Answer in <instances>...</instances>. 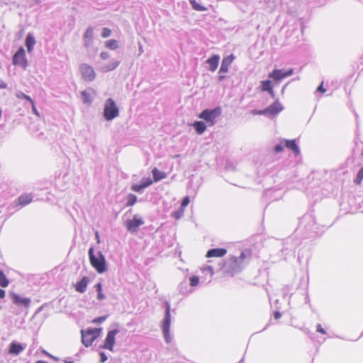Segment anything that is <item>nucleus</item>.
Masks as SVG:
<instances>
[{
  "mask_svg": "<svg viewBox=\"0 0 363 363\" xmlns=\"http://www.w3.org/2000/svg\"><path fill=\"white\" fill-rule=\"evenodd\" d=\"M243 362V359H241L239 363H242Z\"/></svg>",
  "mask_w": 363,
  "mask_h": 363,
  "instance_id": "nucleus-62",
  "label": "nucleus"
},
{
  "mask_svg": "<svg viewBox=\"0 0 363 363\" xmlns=\"http://www.w3.org/2000/svg\"><path fill=\"white\" fill-rule=\"evenodd\" d=\"M50 357L55 361H58L59 359L53 355H50Z\"/></svg>",
  "mask_w": 363,
  "mask_h": 363,
  "instance_id": "nucleus-58",
  "label": "nucleus"
},
{
  "mask_svg": "<svg viewBox=\"0 0 363 363\" xmlns=\"http://www.w3.org/2000/svg\"><path fill=\"white\" fill-rule=\"evenodd\" d=\"M227 252V250L224 248H213L207 252V257H222Z\"/></svg>",
  "mask_w": 363,
  "mask_h": 363,
  "instance_id": "nucleus-20",
  "label": "nucleus"
},
{
  "mask_svg": "<svg viewBox=\"0 0 363 363\" xmlns=\"http://www.w3.org/2000/svg\"><path fill=\"white\" fill-rule=\"evenodd\" d=\"M7 86V84L0 79V89H6Z\"/></svg>",
  "mask_w": 363,
  "mask_h": 363,
  "instance_id": "nucleus-54",
  "label": "nucleus"
},
{
  "mask_svg": "<svg viewBox=\"0 0 363 363\" xmlns=\"http://www.w3.org/2000/svg\"><path fill=\"white\" fill-rule=\"evenodd\" d=\"M141 184L144 186V188H147L152 184V180L150 177H143L141 179Z\"/></svg>",
  "mask_w": 363,
  "mask_h": 363,
  "instance_id": "nucleus-40",
  "label": "nucleus"
},
{
  "mask_svg": "<svg viewBox=\"0 0 363 363\" xmlns=\"http://www.w3.org/2000/svg\"><path fill=\"white\" fill-rule=\"evenodd\" d=\"M111 30L108 28H104L101 32V37L104 38H108L111 35Z\"/></svg>",
  "mask_w": 363,
  "mask_h": 363,
  "instance_id": "nucleus-42",
  "label": "nucleus"
},
{
  "mask_svg": "<svg viewBox=\"0 0 363 363\" xmlns=\"http://www.w3.org/2000/svg\"><path fill=\"white\" fill-rule=\"evenodd\" d=\"M251 256L250 252H242L238 257L232 256L228 258L220 269L226 274L233 276L241 272L245 266V259L249 261Z\"/></svg>",
  "mask_w": 363,
  "mask_h": 363,
  "instance_id": "nucleus-1",
  "label": "nucleus"
},
{
  "mask_svg": "<svg viewBox=\"0 0 363 363\" xmlns=\"http://www.w3.org/2000/svg\"><path fill=\"white\" fill-rule=\"evenodd\" d=\"M82 99L83 101V103L84 104H91L92 100L91 97L90 93L87 92L86 91H83L81 93Z\"/></svg>",
  "mask_w": 363,
  "mask_h": 363,
  "instance_id": "nucleus-31",
  "label": "nucleus"
},
{
  "mask_svg": "<svg viewBox=\"0 0 363 363\" xmlns=\"http://www.w3.org/2000/svg\"><path fill=\"white\" fill-rule=\"evenodd\" d=\"M137 196L135 194H129L127 196L126 206H132L137 202Z\"/></svg>",
  "mask_w": 363,
  "mask_h": 363,
  "instance_id": "nucleus-29",
  "label": "nucleus"
},
{
  "mask_svg": "<svg viewBox=\"0 0 363 363\" xmlns=\"http://www.w3.org/2000/svg\"><path fill=\"white\" fill-rule=\"evenodd\" d=\"M131 190L137 192V193H142L143 189H145L142 184H135L131 186Z\"/></svg>",
  "mask_w": 363,
  "mask_h": 363,
  "instance_id": "nucleus-37",
  "label": "nucleus"
},
{
  "mask_svg": "<svg viewBox=\"0 0 363 363\" xmlns=\"http://www.w3.org/2000/svg\"><path fill=\"white\" fill-rule=\"evenodd\" d=\"M284 147L283 140H281L279 144L274 146V150L275 152L279 153L283 151Z\"/></svg>",
  "mask_w": 363,
  "mask_h": 363,
  "instance_id": "nucleus-43",
  "label": "nucleus"
},
{
  "mask_svg": "<svg viewBox=\"0 0 363 363\" xmlns=\"http://www.w3.org/2000/svg\"><path fill=\"white\" fill-rule=\"evenodd\" d=\"M95 238L96 240L97 243H100L101 242L100 236H99V233L97 231H96V233H95Z\"/></svg>",
  "mask_w": 363,
  "mask_h": 363,
  "instance_id": "nucleus-57",
  "label": "nucleus"
},
{
  "mask_svg": "<svg viewBox=\"0 0 363 363\" xmlns=\"http://www.w3.org/2000/svg\"><path fill=\"white\" fill-rule=\"evenodd\" d=\"M9 284V281L6 278L3 271L0 270V286L1 287H6Z\"/></svg>",
  "mask_w": 363,
  "mask_h": 363,
  "instance_id": "nucleus-32",
  "label": "nucleus"
},
{
  "mask_svg": "<svg viewBox=\"0 0 363 363\" xmlns=\"http://www.w3.org/2000/svg\"><path fill=\"white\" fill-rule=\"evenodd\" d=\"M316 331L323 335H325L327 333L325 330L322 328L320 324H318L316 325Z\"/></svg>",
  "mask_w": 363,
  "mask_h": 363,
  "instance_id": "nucleus-47",
  "label": "nucleus"
},
{
  "mask_svg": "<svg viewBox=\"0 0 363 363\" xmlns=\"http://www.w3.org/2000/svg\"><path fill=\"white\" fill-rule=\"evenodd\" d=\"M326 89L323 87V82H322L316 89V92H320L321 94L325 93Z\"/></svg>",
  "mask_w": 363,
  "mask_h": 363,
  "instance_id": "nucleus-46",
  "label": "nucleus"
},
{
  "mask_svg": "<svg viewBox=\"0 0 363 363\" xmlns=\"http://www.w3.org/2000/svg\"><path fill=\"white\" fill-rule=\"evenodd\" d=\"M44 353H45L47 356H48L49 357H50V355H51L50 354H49V353H48V352H44Z\"/></svg>",
  "mask_w": 363,
  "mask_h": 363,
  "instance_id": "nucleus-59",
  "label": "nucleus"
},
{
  "mask_svg": "<svg viewBox=\"0 0 363 363\" xmlns=\"http://www.w3.org/2000/svg\"><path fill=\"white\" fill-rule=\"evenodd\" d=\"M17 97L18 99H26L29 101L30 104H33V100L30 98V96L25 94L23 92H20L17 94Z\"/></svg>",
  "mask_w": 363,
  "mask_h": 363,
  "instance_id": "nucleus-41",
  "label": "nucleus"
},
{
  "mask_svg": "<svg viewBox=\"0 0 363 363\" xmlns=\"http://www.w3.org/2000/svg\"><path fill=\"white\" fill-rule=\"evenodd\" d=\"M36 3L37 4H40V0H35Z\"/></svg>",
  "mask_w": 363,
  "mask_h": 363,
  "instance_id": "nucleus-60",
  "label": "nucleus"
},
{
  "mask_svg": "<svg viewBox=\"0 0 363 363\" xmlns=\"http://www.w3.org/2000/svg\"><path fill=\"white\" fill-rule=\"evenodd\" d=\"M293 73V69H289L288 70H284L282 69H274L272 72L269 74V77L274 79L276 81H279L284 78L291 76Z\"/></svg>",
  "mask_w": 363,
  "mask_h": 363,
  "instance_id": "nucleus-14",
  "label": "nucleus"
},
{
  "mask_svg": "<svg viewBox=\"0 0 363 363\" xmlns=\"http://www.w3.org/2000/svg\"><path fill=\"white\" fill-rule=\"evenodd\" d=\"M281 313L279 311H275L274 313V317L275 319H279L281 318Z\"/></svg>",
  "mask_w": 363,
  "mask_h": 363,
  "instance_id": "nucleus-56",
  "label": "nucleus"
},
{
  "mask_svg": "<svg viewBox=\"0 0 363 363\" xmlns=\"http://www.w3.org/2000/svg\"><path fill=\"white\" fill-rule=\"evenodd\" d=\"M12 62L13 65L19 66L24 70L27 69L28 62L26 58V51L23 47H20L13 55Z\"/></svg>",
  "mask_w": 363,
  "mask_h": 363,
  "instance_id": "nucleus-9",
  "label": "nucleus"
},
{
  "mask_svg": "<svg viewBox=\"0 0 363 363\" xmlns=\"http://www.w3.org/2000/svg\"><path fill=\"white\" fill-rule=\"evenodd\" d=\"M6 292L4 289H0V298H4L5 297ZM2 308V306L0 305V309Z\"/></svg>",
  "mask_w": 363,
  "mask_h": 363,
  "instance_id": "nucleus-51",
  "label": "nucleus"
},
{
  "mask_svg": "<svg viewBox=\"0 0 363 363\" xmlns=\"http://www.w3.org/2000/svg\"><path fill=\"white\" fill-rule=\"evenodd\" d=\"M106 47L111 50H116L118 47V41L116 40H109L106 42Z\"/></svg>",
  "mask_w": 363,
  "mask_h": 363,
  "instance_id": "nucleus-33",
  "label": "nucleus"
},
{
  "mask_svg": "<svg viewBox=\"0 0 363 363\" xmlns=\"http://www.w3.org/2000/svg\"><path fill=\"white\" fill-rule=\"evenodd\" d=\"M283 109L282 105L278 102L275 101L272 105L266 108L265 109L260 111H253V114L255 115H264L268 116H275L278 114Z\"/></svg>",
  "mask_w": 363,
  "mask_h": 363,
  "instance_id": "nucleus-11",
  "label": "nucleus"
},
{
  "mask_svg": "<svg viewBox=\"0 0 363 363\" xmlns=\"http://www.w3.org/2000/svg\"><path fill=\"white\" fill-rule=\"evenodd\" d=\"M93 38L94 28L92 26H89L84 34V45L86 48H89L93 43Z\"/></svg>",
  "mask_w": 363,
  "mask_h": 363,
  "instance_id": "nucleus-17",
  "label": "nucleus"
},
{
  "mask_svg": "<svg viewBox=\"0 0 363 363\" xmlns=\"http://www.w3.org/2000/svg\"><path fill=\"white\" fill-rule=\"evenodd\" d=\"M196 133L199 135H201L206 130V125L203 121H195L193 124Z\"/></svg>",
  "mask_w": 363,
  "mask_h": 363,
  "instance_id": "nucleus-26",
  "label": "nucleus"
},
{
  "mask_svg": "<svg viewBox=\"0 0 363 363\" xmlns=\"http://www.w3.org/2000/svg\"><path fill=\"white\" fill-rule=\"evenodd\" d=\"M152 173L155 182H159L167 177L164 172L160 171L156 167L152 169Z\"/></svg>",
  "mask_w": 363,
  "mask_h": 363,
  "instance_id": "nucleus-25",
  "label": "nucleus"
},
{
  "mask_svg": "<svg viewBox=\"0 0 363 363\" xmlns=\"http://www.w3.org/2000/svg\"><path fill=\"white\" fill-rule=\"evenodd\" d=\"M201 269L203 273L208 274L210 278H211L212 276L213 275V267L211 265L204 267Z\"/></svg>",
  "mask_w": 363,
  "mask_h": 363,
  "instance_id": "nucleus-38",
  "label": "nucleus"
},
{
  "mask_svg": "<svg viewBox=\"0 0 363 363\" xmlns=\"http://www.w3.org/2000/svg\"><path fill=\"white\" fill-rule=\"evenodd\" d=\"M362 180H363V167L359 170L354 182L355 184H359Z\"/></svg>",
  "mask_w": 363,
  "mask_h": 363,
  "instance_id": "nucleus-36",
  "label": "nucleus"
},
{
  "mask_svg": "<svg viewBox=\"0 0 363 363\" xmlns=\"http://www.w3.org/2000/svg\"><path fill=\"white\" fill-rule=\"evenodd\" d=\"M189 284L188 283L186 279H184L182 281H181L178 286L179 293L183 295H186L191 293V290L189 288Z\"/></svg>",
  "mask_w": 363,
  "mask_h": 363,
  "instance_id": "nucleus-23",
  "label": "nucleus"
},
{
  "mask_svg": "<svg viewBox=\"0 0 363 363\" xmlns=\"http://www.w3.org/2000/svg\"><path fill=\"white\" fill-rule=\"evenodd\" d=\"M144 224L143 219L138 214L133 216L132 219L128 220L125 223V227L128 232L131 233H136L138 231L139 227Z\"/></svg>",
  "mask_w": 363,
  "mask_h": 363,
  "instance_id": "nucleus-12",
  "label": "nucleus"
},
{
  "mask_svg": "<svg viewBox=\"0 0 363 363\" xmlns=\"http://www.w3.org/2000/svg\"><path fill=\"white\" fill-rule=\"evenodd\" d=\"M222 113V109L220 106H217L213 109L206 108L203 110L199 117L207 123H211L212 125L215 123V120L219 117Z\"/></svg>",
  "mask_w": 363,
  "mask_h": 363,
  "instance_id": "nucleus-8",
  "label": "nucleus"
},
{
  "mask_svg": "<svg viewBox=\"0 0 363 363\" xmlns=\"http://www.w3.org/2000/svg\"><path fill=\"white\" fill-rule=\"evenodd\" d=\"M283 143L284 147L291 150L295 156H297L300 154V148L296 143L295 140H283Z\"/></svg>",
  "mask_w": 363,
  "mask_h": 363,
  "instance_id": "nucleus-19",
  "label": "nucleus"
},
{
  "mask_svg": "<svg viewBox=\"0 0 363 363\" xmlns=\"http://www.w3.org/2000/svg\"><path fill=\"white\" fill-rule=\"evenodd\" d=\"M83 78L86 81L91 82L95 79V72L92 67L87 64H82L80 67Z\"/></svg>",
  "mask_w": 363,
  "mask_h": 363,
  "instance_id": "nucleus-15",
  "label": "nucleus"
},
{
  "mask_svg": "<svg viewBox=\"0 0 363 363\" xmlns=\"http://www.w3.org/2000/svg\"><path fill=\"white\" fill-rule=\"evenodd\" d=\"M100 56L103 60H106L109 57V53L107 52H101Z\"/></svg>",
  "mask_w": 363,
  "mask_h": 363,
  "instance_id": "nucleus-49",
  "label": "nucleus"
},
{
  "mask_svg": "<svg viewBox=\"0 0 363 363\" xmlns=\"http://www.w3.org/2000/svg\"><path fill=\"white\" fill-rule=\"evenodd\" d=\"M164 309L165 313L162 320V328L165 341L169 343L171 342L172 338L169 335L171 325V306L168 301L164 302Z\"/></svg>",
  "mask_w": 363,
  "mask_h": 363,
  "instance_id": "nucleus-5",
  "label": "nucleus"
},
{
  "mask_svg": "<svg viewBox=\"0 0 363 363\" xmlns=\"http://www.w3.org/2000/svg\"><path fill=\"white\" fill-rule=\"evenodd\" d=\"M26 46L28 52H31L36 43L35 37L32 33H28L26 38Z\"/></svg>",
  "mask_w": 363,
  "mask_h": 363,
  "instance_id": "nucleus-22",
  "label": "nucleus"
},
{
  "mask_svg": "<svg viewBox=\"0 0 363 363\" xmlns=\"http://www.w3.org/2000/svg\"><path fill=\"white\" fill-rule=\"evenodd\" d=\"M101 362H105L108 359V357L104 352H100Z\"/></svg>",
  "mask_w": 363,
  "mask_h": 363,
  "instance_id": "nucleus-48",
  "label": "nucleus"
},
{
  "mask_svg": "<svg viewBox=\"0 0 363 363\" xmlns=\"http://www.w3.org/2000/svg\"><path fill=\"white\" fill-rule=\"evenodd\" d=\"M199 283V278L197 276H192L189 279V285L192 287L196 286Z\"/></svg>",
  "mask_w": 363,
  "mask_h": 363,
  "instance_id": "nucleus-39",
  "label": "nucleus"
},
{
  "mask_svg": "<svg viewBox=\"0 0 363 363\" xmlns=\"http://www.w3.org/2000/svg\"><path fill=\"white\" fill-rule=\"evenodd\" d=\"M190 199L189 196H185L181 203V208H185L189 203Z\"/></svg>",
  "mask_w": 363,
  "mask_h": 363,
  "instance_id": "nucleus-44",
  "label": "nucleus"
},
{
  "mask_svg": "<svg viewBox=\"0 0 363 363\" xmlns=\"http://www.w3.org/2000/svg\"><path fill=\"white\" fill-rule=\"evenodd\" d=\"M182 214V212H180V211H175V212L173 213V216L176 219H179Z\"/></svg>",
  "mask_w": 363,
  "mask_h": 363,
  "instance_id": "nucleus-50",
  "label": "nucleus"
},
{
  "mask_svg": "<svg viewBox=\"0 0 363 363\" xmlns=\"http://www.w3.org/2000/svg\"><path fill=\"white\" fill-rule=\"evenodd\" d=\"M89 283V277H84L80 281H77L75 285V290L79 293H84L86 290Z\"/></svg>",
  "mask_w": 363,
  "mask_h": 363,
  "instance_id": "nucleus-21",
  "label": "nucleus"
},
{
  "mask_svg": "<svg viewBox=\"0 0 363 363\" xmlns=\"http://www.w3.org/2000/svg\"><path fill=\"white\" fill-rule=\"evenodd\" d=\"M119 110L112 99H108L104 105V116L106 121H112L118 116Z\"/></svg>",
  "mask_w": 363,
  "mask_h": 363,
  "instance_id": "nucleus-6",
  "label": "nucleus"
},
{
  "mask_svg": "<svg viewBox=\"0 0 363 363\" xmlns=\"http://www.w3.org/2000/svg\"><path fill=\"white\" fill-rule=\"evenodd\" d=\"M63 361L65 363H73L74 362V359H72V357H67Z\"/></svg>",
  "mask_w": 363,
  "mask_h": 363,
  "instance_id": "nucleus-55",
  "label": "nucleus"
},
{
  "mask_svg": "<svg viewBox=\"0 0 363 363\" xmlns=\"http://www.w3.org/2000/svg\"><path fill=\"white\" fill-rule=\"evenodd\" d=\"M27 347L26 343H19L16 341H12L9 345V353L12 355H18Z\"/></svg>",
  "mask_w": 363,
  "mask_h": 363,
  "instance_id": "nucleus-16",
  "label": "nucleus"
},
{
  "mask_svg": "<svg viewBox=\"0 0 363 363\" xmlns=\"http://www.w3.org/2000/svg\"><path fill=\"white\" fill-rule=\"evenodd\" d=\"M190 4L192 8L196 11H205L207 10L206 7L198 4L196 0H190Z\"/></svg>",
  "mask_w": 363,
  "mask_h": 363,
  "instance_id": "nucleus-30",
  "label": "nucleus"
},
{
  "mask_svg": "<svg viewBox=\"0 0 363 363\" xmlns=\"http://www.w3.org/2000/svg\"><path fill=\"white\" fill-rule=\"evenodd\" d=\"M33 200V196L30 194H23L18 197L19 204L26 206L30 203Z\"/></svg>",
  "mask_w": 363,
  "mask_h": 363,
  "instance_id": "nucleus-27",
  "label": "nucleus"
},
{
  "mask_svg": "<svg viewBox=\"0 0 363 363\" xmlns=\"http://www.w3.org/2000/svg\"><path fill=\"white\" fill-rule=\"evenodd\" d=\"M293 290V286L291 284H287L282 289V293L284 296L290 295L291 296L292 294L291 291Z\"/></svg>",
  "mask_w": 363,
  "mask_h": 363,
  "instance_id": "nucleus-35",
  "label": "nucleus"
},
{
  "mask_svg": "<svg viewBox=\"0 0 363 363\" xmlns=\"http://www.w3.org/2000/svg\"><path fill=\"white\" fill-rule=\"evenodd\" d=\"M94 288H95L96 291H97V298L99 301L105 299V296L102 293V284L101 282L97 283L94 286Z\"/></svg>",
  "mask_w": 363,
  "mask_h": 363,
  "instance_id": "nucleus-28",
  "label": "nucleus"
},
{
  "mask_svg": "<svg viewBox=\"0 0 363 363\" xmlns=\"http://www.w3.org/2000/svg\"><path fill=\"white\" fill-rule=\"evenodd\" d=\"M106 318H107L106 315H105V316H100V317L94 319V323L101 324V323H104L106 320Z\"/></svg>",
  "mask_w": 363,
  "mask_h": 363,
  "instance_id": "nucleus-45",
  "label": "nucleus"
},
{
  "mask_svg": "<svg viewBox=\"0 0 363 363\" xmlns=\"http://www.w3.org/2000/svg\"><path fill=\"white\" fill-rule=\"evenodd\" d=\"M120 64V61H114L108 64L106 67L104 68V72H109L114 70Z\"/></svg>",
  "mask_w": 363,
  "mask_h": 363,
  "instance_id": "nucleus-34",
  "label": "nucleus"
},
{
  "mask_svg": "<svg viewBox=\"0 0 363 363\" xmlns=\"http://www.w3.org/2000/svg\"><path fill=\"white\" fill-rule=\"evenodd\" d=\"M12 303L16 307L11 306L10 307V311L15 315L21 313L23 309H27L30 307L31 300L29 298L22 297L21 296L11 292L10 293Z\"/></svg>",
  "mask_w": 363,
  "mask_h": 363,
  "instance_id": "nucleus-4",
  "label": "nucleus"
},
{
  "mask_svg": "<svg viewBox=\"0 0 363 363\" xmlns=\"http://www.w3.org/2000/svg\"><path fill=\"white\" fill-rule=\"evenodd\" d=\"M303 331L308 335L310 338L312 339L313 334L311 333V331L308 328L303 329Z\"/></svg>",
  "mask_w": 363,
  "mask_h": 363,
  "instance_id": "nucleus-53",
  "label": "nucleus"
},
{
  "mask_svg": "<svg viewBox=\"0 0 363 363\" xmlns=\"http://www.w3.org/2000/svg\"><path fill=\"white\" fill-rule=\"evenodd\" d=\"M235 59V56L233 54H230L228 56H225L223 58L221 65L218 71V79L219 82H223L226 77L223 74L229 70V67Z\"/></svg>",
  "mask_w": 363,
  "mask_h": 363,
  "instance_id": "nucleus-10",
  "label": "nucleus"
},
{
  "mask_svg": "<svg viewBox=\"0 0 363 363\" xmlns=\"http://www.w3.org/2000/svg\"><path fill=\"white\" fill-rule=\"evenodd\" d=\"M88 255L91 265L98 273L103 274L107 271L108 267L106 258L101 251H97L96 253H95L94 248L91 246L89 249Z\"/></svg>",
  "mask_w": 363,
  "mask_h": 363,
  "instance_id": "nucleus-3",
  "label": "nucleus"
},
{
  "mask_svg": "<svg viewBox=\"0 0 363 363\" xmlns=\"http://www.w3.org/2000/svg\"><path fill=\"white\" fill-rule=\"evenodd\" d=\"M32 105V109H33V112L37 115V116H39V113H38V111L37 110V108H35V104H34V101H33V104H30Z\"/></svg>",
  "mask_w": 363,
  "mask_h": 363,
  "instance_id": "nucleus-52",
  "label": "nucleus"
},
{
  "mask_svg": "<svg viewBox=\"0 0 363 363\" xmlns=\"http://www.w3.org/2000/svg\"><path fill=\"white\" fill-rule=\"evenodd\" d=\"M119 333V330L114 329L108 332L105 339L104 344L101 347V348L113 351L115 345L116 335Z\"/></svg>",
  "mask_w": 363,
  "mask_h": 363,
  "instance_id": "nucleus-13",
  "label": "nucleus"
},
{
  "mask_svg": "<svg viewBox=\"0 0 363 363\" xmlns=\"http://www.w3.org/2000/svg\"><path fill=\"white\" fill-rule=\"evenodd\" d=\"M317 229L315 216L312 213H306L300 219L297 230L303 231L305 238H311L318 234Z\"/></svg>",
  "mask_w": 363,
  "mask_h": 363,
  "instance_id": "nucleus-2",
  "label": "nucleus"
},
{
  "mask_svg": "<svg viewBox=\"0 0 363 363\" xmlns=\"http://www.w3.org/2000/svg\"><path fill=\"white\" fill-rule=\"evenodd\" d=\"M220 61V56L218 55H213L212 57H209L206 63L208 65V69L211 72H215L218 66Z\"/></svg>",
  "mask_w": 363,
  "mask_h": 363,
  "instance_id": "nucleus-18",
  "label": "nucleus"
},
{
  "mask_svg": "<svg viewBox=\"0 0 363 363\" xmlns=\"http://www.w3.org/2000/svg\"><path fill=\"white\" fill-rule=\"evenodd\" d=\"M101 332L100 328H89L86 331L83 330L82 333V342L83 345L88 347L98 337Z\"/></svg>",
  "mask_w": 363,
  "mask_h": 363,
  "instance_id": "nucleus-7",
  "label": "nucleus"
},
{
  "mask_svg": "<svg viewBox=\"0 0 363 363\" xmlns=\"http://www.w3.org/2000/svg\"><path fill=\"white\" fill-rule=\"evenodd\" d=\"M262 91H268L269 94L274 97V90L272 89V82L270 80H265L262 82Z\"/></svg>",
  "mask_w": 363,
  "mask_h": 363,
  "instance_id": "nucleus-24",
  "label": "nucleus"
},
{
  "mask_svg": "<svg viewBox=\"0 0 363 363\" xmlns=\"http://www.w3.org/2000/svg\"><path fill=\"white\" fill-rule=\"evenodd\" d=\"M1 114H2V111H1V110L0 109V118L1 117Z\"/></svg>",
  "mask_w": 363,
  "mask_h": 363,
  "instance_id": "nucleus-61",
  "label": "nucleus"
}]
</instances>
